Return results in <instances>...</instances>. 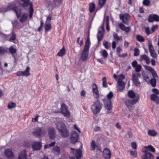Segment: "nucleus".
<instances>
[{
  "label": "nucleus",
  "mask_w": 159,
  "mask_h": 159,
  "mask_svg": "<svg viewBox=\"0 0 159 159\" xmlns=\"http://www.w3.org/2000/svg\"><path fill=\"white\" fill-rule=\"evenodd\" d=\"M9 50V52L12 54L15 53L17 50L16 46L15 45H13L10 47Z\"/></svg>",
  "instance_id": "obj_29"
},
{
  "label": "nucleus",
  "mask_w": 159,
  "mask_h": 159,
  "mask_svg": "<svg viewBox=\"0 0 159 159\" xmlns=\"http://www.w3.org/2000/svg\"><path fill=\"white\" fill-rule=\"evenodd\" d=\"M159 21V17L157 15L153 14L150 15L148 18L149 22H152L153 21Z\"/></svg>",
  "instance_id": "obj_16"
},
{
  "label": "nucleus",
  "mask_w": 159,
  "mask_h": 159,
  "mask_svg": "<svg viewBox=\"0 0 159 159\" xmlns=\"http://www.w3.org/2000/svg\"><path fill=\"white\" fill-rule=\"evenodd\" d=\"M148 49L150 52L155 51L153 46L150 41L149 42Z\"/></svg>",
  "instance_id": "obj_40"
},
{
  "label": "nucleus",
  "mask_w": 159,
  "mask_h": 159,
  "mask_svg": "<svg viewBox=\"0 0 159 159\" xmlns=\"http://www.w3.org/2000/svg\"><path fill=\"white\" fill-rule=\"evenodd\" d=\"M148 135L151 136H155L157 134V132L153 130H149L148 131Z\"/></svg>",
  "instance_id": "obj_34"
},
{
  "label": "nucleus",
  "mask_w": 159,
  "mask_h": 159,
  "mask_svg": "<svg viewBox=\"0 0 159 159\" xmlns=\"http://www.w3.org/2000/svg\"><path fill=\"white\" fill-rule=\"evenodd\" d=\"M113 76L117 82L118 85H117V88L118 91H122L125 88V83L123 81L125 78L124 75L122 74L118 75L114 74Z\"/></svg>",
  "instance_id": "obj_3"
},
{
  "label": "nucleus",
  "mask_w": 159,
  "mask_h": 159,
  "mask_svg": "<svg viewBox=\"0 0 159 159\" xmlns=\"http://www.w3.org/2000/svg\"><path fill=\"white\" fill-rule=\"evenodd\" d=\"M150 53L151 56L152 57L154 58H157V54L156 53L155 51H154L151 52Z\"/></svg>",
  "instance_id": "obj_53"
},
{
  "label": "nucleus",
  "mask_w": 159,
  "mask_h": 159,
  "mask_svg": "<svg viewBox=\"0 0 159 159\" xmlns=\"http://www.w3.org/2000/svg\"><path fill=\"white\" fill-rule=\"evenodd\" d=\"M89 51L88 49H84L82 52L80 57L82 61H86L88 59Z\"/></svg>",
  "instance_id": "obj_12"
},
{
  "label": "nucleus",
  "mask_w": 159,
  "mask_h": 159,
  "mask_svg": "<svg viewBox=\"0 0 159 159\" xmlns=\"http://www.w3.org/2000/svg\"><path fill=\"white\" fill-rule=\"evenodd\" d=\"M120 17L123 23L127 25H128L130 19V16L128 14L120 15Z\"/></svg>",
  "instance_id": "obj_9"
},
{
  "label": "nucleus",
  "mask_w": 159,
  "mask_h": 159,
  "mask_svg": "<svg viewBox=\"0 0 159 159\" xmlns=\"http://www.w3.org/2000/svg\"><path fill=\"white\" fill-rule=\"evenodd\" d=\"M118 43V42L115 41H113L112 43V48L113 49H115L116 47V45Z\"/></svg>",
  "instance_id": "obj_64"
},
{
  "label": "nucleus",
  "mask_w": 159,
  "mask_h": 159,
  "mask_svg": "<svg viewBox=\"0 0 159 159\" xmlns=\"http://www.w3.org/2000/svg\"><path fill=\"white\" fill-rule=\"evenodd\" d=\"M59 131L61 136L65 138H67L69 135V132L66 127Z\"/></svg>",
  "instance_id": "obj_19"
},
{
  "label": "nucleus",
  "mask_w": 159,
  "mask_h": 159,
  "mask_svg": "<svg viewBox=\"0 0 159 159\" xmlns=\"http://www.w3.org/2000/svg\"><path fill=\"white\" fill-rule=\"evenodd\" d=\"M150 98L151 100L155 101L157 103H159V98L156 95L154 94H151Z\"/></svg>",
  "instance_id": "obj_27"
},
{
  "label": "nucleus",
  "mask_w": 159,
  "mask_h": 159,
  "mask_svg": "<svg viewBox=\"0 0 159 159\" xmlns=\"http://www.w3.org/2000/svg\"><path fill=\"white\" fill-rule=\"evenodd\" d=\"M56 5H59L61 4L62 0H53Z\"/></svg>",
  "instance_id": "obj_59"
},
{
  "label": "nucleus",
  "mask_w": 159,
  "mask_h": 159,
  "mask_svg": "<svg viewBox=\"0 0 159 159\" xmlns=\"http://www.w3.org/2000/svg\"><path fill=\"white\" fill-rule=\"evenodd\" d=\"M16 39V35L14 33H12L11 35L10 39V41H13L15 40Z\"/></svg>",
  "instance_id": "obj_55"
},
{
  "label": "nucleus",
  "mask_w": 159,
  "mask_h": 159,
  "mask_svg": "<svg viewBox=\"0 0 159 159\" xmlns=\"http://www.w3.org/2000/svg\"><path fill=\"white\" fill-rule=\"evenodd\" d=\"M103 155L105 159H110L111 154L110 150L107 148H106L103 151Z\"/></svg>",
  "instance_id": "obj_17"
},
{
  "label": "nucleus",
  "mask_w": 159,
  "mask_h": 159,
  "mask_svg": "<svg viewBox=\"0 0 159 159\" xmlns=\"http://www.w3.org/2000/svg\"><path fill=\"white\" fill-rule=\"evenodd\" d=\"M96 146L95 141L94 140H92L91 144V150L92 151L94 150Z\"/></svg>",
  "instance_id": "obj_42"
},
{
  "label": "nucleus",
  "mask_w": 159,
  "mask_h": 159,
  "mask_svg": "<svg viewBox=\"0 0 159 159\" xmlns=\"http://www.w3.org/2000/svg\"><path fill=\"white\" fill-rule=\"evenodd\" d=\"M134 68L136 72H139L141 70L142 66L140 65L139 64L138 65Z\"/></svg>",
  "instance_id": "obj_52"
},
{
  "label": "nucleus",
  "mask_w": 159,
  "mask_h": 159,
  "mask_svg": "<svg viewBox=\"0 0 159 159\" xmlns=\"http://www.w3.org/2000/svg\"><path fill=\"white\" fill-rule=\"evenodd\" d=\"M106 29L108 31L109 30L110 28L109 25V18L108 17L106 18Z\"/></svg>",
  "instance_id": "obj_56"
},
{
  "label": "nucleus",
  "mask_w": 159,
  "mask_h": 159,
  "mask_svg": "<svg viewBox=\"0 0 159 159\" xmlns=\"http://www.w3.org/2000/svg\"><path fill=\"white\" fill-rule=\"evenodd\" d=\"M30 67L29 66H27L24 71H18L16 73V75L17 76H24L28 77L30 75Z\"/></svg>",
  "instance_id": "obj_8"
},
{
  "label": "nucleus",
  "mask_w": 159,
  "mask_h": 159,
  "mask_svg": "<svg viewBox=\"0 0 159 159\" xmlns=\"http://www.w3.org/2000/svg\"><path fill=\"white\" fill-rule=\"evenodd\" d=\"M57 123L56 124V126L58 131L61 130L63 129L66 127L65 124L60 119H57Z\"/></svg>",
  "instance_id": "obj_13"
},
{
  "label": "nucleus",
  "mask_w": 159,
  "mask_h": 159,
  "mask_svg": "<svg viewBox=\"0 0 159 159\" xmlns=\"http://www.w3.org/2000/svg\"><path fill=\"white\" fill-rule=\"evenodd\" d=\"M132 79L134 84L138 87H139L141 85L140 82L139 80L135 75H132Z\"/></svg>",
  "instance_id": "obj_23"
},
{
  "label": "nucleus",
  "mask_w": 159,
  "mask_h": 159,
  "mask_svg": "<svg viewBox=\"0 0 159 159\" xmlns=\"http://www.w3.org/2000/svg\"><path fill=\"white\" fill-rule=\"evenodd\" d=\"M113 37L114 39H115L116 40V41L117 42H118L119 40H121L122 39V37H119L118 34L116 33H114L113 34Z\"/></svg>",
  "instance_id": "obj_36"
},
{
  "label": "nucleus",
  "mask_w": 159,
  "mask_h": 159,
  "mask_svg": "<svg viewBox=\"0 0 159 159\" xmlns=\"http://www.w3.org/2000/svg\"><path fill=\"white\" fill-rule=\"evenodd\" d=\"M79 135L75 131H73L71 132V137H75L79 138Z\"/></svg>",
  "instance_id": "obj_50"
},
{
  "label": "nucleus",
  "mask_w": 159,
  "mask_h": 159,
  "mask_svg": "<svg viewBox=\"0 0 159 159\" xmlns=\"http://www.w3.org/2000/svg\"><path fill=\"white\" fill-rule=\"evenodd\" d=\"M48 133L50 139H54L56 134L55 130L53 128H49L48 129Z\"/></svg>",
  "instance_id": "obj_15"
},
{
  "label": "nucleus",
  "mask_w": 159,
  "mask_h": 159,
  "mask_svg": "<svg viewBox=\"0 0 159 159\" xmlns=\"http://www.w3.org/2000/svg\"><path fill=\"white\" fill-rule=\"evenodd\" d=\"M95 5L93 3H91L90 4L89 8L91 12H93L95 9Z\"/></svg>",
  "instance_id": "obj_38"
},
{
  "label": "nucleus",
  "mask_w": 159,
  "mask_h": 159,
  "mask_svg": "<svg viewBox=\"0 0 159 159\" xmlns=\"http://www.w3.org/2000/svg\"><path fill=\"white\" fill-rule=\"evenodd\" d=\"M32 146L34 150H38L41 148L42 144L39 142H35L32 144Z\"/></svg>",
  "instance_id": "obj_20"
},
{
  "label": "nucleus",
  "mask_w": 159,
  "mask_h": 159,
  "mask_svg": "<svg viewBox=\"0 0 159 159\" xmlns=\"http://www.w3.org/2000/svg\"><path fill=\"white\" fill-rule=\"evenodd\" d=\"M142 150L144 153L143 159H153L154 158L153 155L147 152L149 151L153 152H155V148L152 146L149 145L145 146L142 148Z\"/></svg>",
  "instance_id": "obj_2"
},
{
  "label": "nucleus",
  "mask_w": 159,
  "mask_h": 159,
  "mask_svg": "<svg viewBox=\"0 0 159 159\" xmlns=\"http://www.w3.org/2000/svg\"><path fill=\"white\" fill-rule=\"evenodd\" d=\"M16 106V104L14 102H9L7 105V107L8 109H11L15 107Z\"/></svg>",
  "instance_id": "obj_39"
},
{
  "label": "nucleus",
  "mask_w": 159,
  "mask_h": 159,
  "mask_svg": "<svg viewBox=\"0 0 159 159\" xmlns=\"http://www.w3.org/2000/svg\"><path fill=\"white\" fill-rule=\"evenodd\" d=\"M34 9L33 8V5L32 3H30V7L29 17L31 18L33 16V12Z\"/></svg>",
  "instance_id": "obj_35"
},
{
  "label": "nucleus",
  "mask_w": 159,
  "mask_h": 159,
  "mask_svg": "<svg viewBox=\"0 0 159 159\" xmlns=\"http://www.w3.org/2000/svg\"><path fill=\"white\" fill-rule=\"evenodd\" d=\"M100 53L101 54L102 56L104 58H106L108 56V53L107 51L105 50H103L100 52Z\"/></svg>",
  "instance_id": "obj_37"
},
{
  "label": "nucleus",
  "mask_w": 159,
  "mask_h": 159,
  "mask_svg": "<svg viewBox=\"0 0 159 159\" xmlns=\"http://www.w3.org/2000/svg\"><path fill=\"white\" fill-rule=\"evenodd\" d=\"M102 106V104L98 100L93 102L91 106V109L94 114L98 113L101 110Z\"/></svg>",
  "instance_id": "obj_5"
},
{
  "label": "nucleus",
  "mask_w": 159,
  "mask_h": 159,
  "mask_svg": "<svg viewBox=\"0 0 159 159\" xmlns=\"http://www.w3.org/2000/svg\"><path fill=\"white\" fill-rule=\"evenodd\" d=\"M16 5H16L14 3H11L8 5L5 10L7 11L8 10H12L15 11L17 17L18 18L20 17L22 14V9L20 6H18V7H17Z\"/></svg>",
  "instance_id": "obj_4"
},
{
  "label": "nucleus",
  "mask_w": 159,
  "mask_h": 159,
  "mask_svg": "<svg viewBox=\"0 0 159 159\" xmlns=\"http://www.w3.org/2000/svg\"><path fill=\"white\" fill-rule=\"evenodd\" d=\"M120 28L122 30L125 31L126 33H128L130 30V28L129 27H126L122 23H119L118 24Z\"/></svg>",
  "instance_id": "obj_24"
},
{
  "label": "nucleus",
  "mask_w": 159,
  "mask_h": 159,
  "mask_svg": "<svg viewBox=\"0 0 159 159\" xmlns=\"http://www.w3.org/2000/svg\"><path fill=\"white\" fill-rule=\"evenodd\" d=\"M128 95L131 98H134L133 99H128L125 101V104L129 111H132L134 108V104L139 100V96L138 94H135L132 90L128 92Z\"/></svg>",
  "instance_id": "obj_1"
},
{
  "label": "nucleus",
  "mask_w": 159,
  "mask_h": 159,
  "mask_svg": "<svg viewBox=\"0 0 159 159\" xmlns=\"http://www.w3.org/2000/svg\"><path fill=\"white\" fill-rule=\"evenodd\" d=\"M44 27L46 31H48L51 28L52 26L51 23H47V22H45Z\"/></svg>",
  "instance_id": "obj_32"
},
{
  "label": "nucleus",
  "mask_w": 159,
  "mask_h": 159,
  "mask_svg": "<svg viewBox=\"0 0 159 159\" xmlns=\"http://www.w3.org/2000/svg\"><path fill=\"white\" fill-rule=\"evenodd\" d=\"M132 66L134 68H135L139 64H138L137 61L136 60H134L132 61L131 64Z\"/></svg>",
  "instance_id": "obj_61"
},
{
  "label": "nucleus",
  "mask_w": 159,
  "mask_h": 159,
  "mask_svg": "<svg viewBox=\"0 0 159 159\" xmlns=\"http://www.w3.org/2000/svg\"><path fill=\"white\" fill-rule=\"evenodd\" d=\"M145 32L147 35H149V34H152L151 32L150 31L149 28L148 27H146L145 28Z\"/></svg>",
  "instance_id": "obj_63"
},
{
  "label": "nucleus",
  "mask_w": 159,
  "mask_h": 159,
  "mask_svg": "<svg viewBox=\"0 0 159 159\" xmlns=\"http://www.w3.org/2000/svg\"><path fill=\"white\" fill-rule=\"evenodd\" d=\"M103 45L106 49H108L109 48V44L107 41H104L103 42Z\"/></svg>",
  "instance_id": "obj_62"
},
{
  "label": "nucleus",
  "mask_w": 159,
  "mask_h": 159,
  "mask_svg": "<svg viewBox=\"0 0 159 159\" xmlns=\"http://www.w3.org/2000/svg\"><path fill=\"white\" fill-rule=\"evenodd\" d=\"M61 112L64 116L67 118L70 117V113L68 110L67 106L64 103L61 104Z\"/></svg>",
  "instance_id": "obj_7"
},
{
  "label": "nucleus",
  "mask_w": 159,
  "mask_h": 159,
  "mask_svg": "<svg viewBox=\"0 0 159 159\" xmlns=\"http://www.w3.org/2000/svg\"><path fill=\"white\" fill-rule=\"evenodd\" d=\"M90 42L89 39H88L86 40L84 49L89 50Z\"/></svg>",
  "instance_id": "obj_41"
},
{
  "label": "nucleus",
  "mask_w": 159,
  "mask_h": 159,
  "mask_svg": "<svg viewBox=\"0 0 159 159\" xmlns=\"http://www.w3.org/2000/svg\"><path fill=\"white\" fill-rule=\"evenodd\" d=\"M104 32V25L101 26L98 29L97 38L98 41L101 40L103 38Z\"/></svg>",
  "instance_id": "obj_10"
},
{
  "label": "nucleus",
  "mask_w": 159,
  "mask_h": 159,
  "mask_svg": "<svg viewBox=\"0 0 159 159\" xmlns=\"http://www.w3.org/2000/svg\"><path fill=\"white\" fill-rule=\"evenodd\" d=\"M4 153L5 156L8 158H13L14 157L13 153L11 149H8L5 150Z\"/></svg>",
  "instance_id": "obj_18"
},
{
  "label": "nucleus",
  "mask_w": 159,
  "mask_h": 159,
  "mask_svg": "<svg viewBox=\"0 0 159 159\" xmlns=\"http://www.w3.org/2000/svg\"><path fill=\"white\" fill-rule=\"evenodd\" d=\"M12 23L14 28H20V26L18 25L19 24L17 21L14 20L12 22Z\"/></svg>",
  "instance_id": "obj_43"
},
{
  "label": "nucleus",
  "mask_w": 159,
  "mask_h": 159,
  "mask_svg": "<svg viewBox=\"0 0 159 159\" xmlns=\"http://www.w3.org/2000/svg\"><path fill=\"white\" fill-rule=\"evenodd\" d=\"M145 69L152 72L154 69L151 66H144Z\"/></svg>",
  "instance_id": "obj_47"
},
{
  "label": "nucleus",
  "mask_w": 159,
  "mask_h": 159,
  "mask_svg": "<svg viewBox=\"0 0 159 159\" xmlns=\"http://www.w3.org/2000/svg\"><path fill=\"white\" fill-rule=\"evenodd\" d=\"M136 38L137 41L140 42H144L145 40V39L140 35H137Z\"/></svg>",
  "instance_id": "obj_33"
},
{
  "label": "nucleus",
  "mask_w": 159,
  "mask_h": 159,
  "mask_svg": "<svg viewBox=\"0 0 159 159\" xmlns=\"http://www.w3.org/2000/svg\"><path fill=\"white\" fill-rule=\"evenodd\" d=\"M130 155L134 157H136L137 155V152L136 151H130Z\"/></svg>",
  "instance_id": "obj_60"
},
{
  "label": "nucleus",
  "mask_w": 159,
  "mask_h": 159,
  "mask_svg": "<svg viewBox=\"0 0 159 159\" xmlns=\"http://www.w3.org/2000/svg\"><path fill=\"white\" fill-rule=\"evenodd\" d=\"M56 143V142L55 141L53 142H52L51 143L49 144L45 145L44 146V148H48L49 147H52L54 146Z\"/></svg>",
  "instance_id": "obj_48"
},
{
  "label": "nucleus",
  "mask_w": 159,
  "mask_h": 159,
  "mask_svg": "<svg viewBox=\"0 0 159 159\" xmlns=\"http://www.w3.org/2000/svg\"><path fill=\"white\" fill-rule=\"evenodd\" d=\"M66 54V50L64 47H63L58 52L57 56L59 57H63Z\"/></svg>",
  "instance_id": "obj_28"
},
{
  "label": "nucleus",
  "mask_w": 159,
  "mask_h": 159,
  "mask_svg": "<svg viewBox=\"0 0 159 159\" xmlns=\"http://www.w3.org/2000/svg\"><path fill=\"white\" fill-rule=\"evenodd\" d=\"M52 151L54 154L56 155H59L60 153V148L58 146H55L53 147Z\"/></svg>",
  "instance_id": "obj_26"
},
{
  "label": "nucleus",
  "mask_w": 159,
  "mask_h": 159,
  "mask_svg": "<svg viewBox=\"0 0 159 159\" xmlns=\"http://www.w3.org/2000/svg\"><path fill=\"white\" fill-rule=\"evenodd\" d=\"M28 16V14L27 13H24L20 20V21L22 23L25 21L26 20Z\"/></svg>",
  "instance_id": "obj_30"
},
{
  "label": "nucleus",
  "mask_w": 159,
  "mask_h": 159,
  "mask_svg": "<svg viewBox=\"0 0 159 159\" xmlns=\"http://www.w3.org/2000/svg\"><path fill=\"white\" fill-rule=\"evenodd\" d=\"M7 51V50L5 48L0 47V55L3 54Z\"/></svg>",
  "instance_id": "obj_54"
},
{
  "label": "nucleus",
  "mask_w": 159,
  "mask_h": 159,
  "mask_svg": "<svg viewBox=\"0 0 159 159\" xmlns=\"http://www.w3.org/2000/svg\"><path fill=\"white\" fill-rule=\"evenodd\" d=\"M140 51L137 48H135L134 50V55L135 56H138L139 54Z\"/></svg>",
  "instance_id": "obj_45"
},
{
  "label": "nucleus",
  "mask_w": 159,
  "mask_h": 159,
  "mask_svg": "<svg viewBox=\"0 0 159 159\" xmlns=\"http://www.w3.org/2000/svg\"><path fill=\"white\" fill-rule=\"evenodd\" d=\"M29 0H20V3L25 7H27L29 4Z\"/></svg>",
  "instance_id": "obj_31"
},
{
  "label": "nucleus",
  "mask_w": 159,
  "mask_h": 159,
  "mask_svg": "<svg viewBox=\"0 0 159 159\" xmlns=\"http://www.w3.org/2000/svg\"><path fill=\"white\" fill-rule=\"evenodd\" d=\"M151 84L152 86L155 87L156 86V81L155 79L153 78L151 79L150 81Z\"/></svg>",
  "instance_id": "obj_46"
},
{
  "label": "nucleus",
  "mask_w": 159,
  "mask_h": 159,
  "mask_svg": "<svg viewBox=\"0 0 159 159\" xmlns=\"http://www.w3.org/2000/svg\"><path fill=\"white\" fill-rule=\"evenodd\" d=\"M78 138H76L75 137H71L70 140L71 142L73 143H75L78 141Z\"/></svg>",
  "instance_id": "obj_49"
},
{
  "label": "nucleus",
  "mask_w": 159,
  "mask_h": 159,
  "mask_svg": "<svg viewBox=\"0 0 159 159\" xmlns=\"http://www.w3.org/2000/svg\"><path fill=\"white\" fill-rule=\"evenodd\" d=\"M104 103L105 107L107 110H110L112 109V105L111 104V101L110 100H104Z\"/></svg>",
  "instance_id": "obj_22"
},
{
  "label": "nucleus",
  "mask_w": 159,
  "mask_h": 159,
  "mask_svg": "<svg viewBox=\"0 0 159 159\" xmlns=\"http://www.w3.org/2000/svg\"><path fill=\"white\" fill-rule=\"evenodd\" d=\"M139 60L141 61L144 60L147 64H149L150 63L149 58L145 54L141 55L139 57Z\"/></svg>",
  "instance_id": "obj_21"
},
{
  "label": "nucleus",
  "mask_w": 159,
  "mask_h": 159,
  "mask_svg": "<svg viewBox=\"0 0 159 159\" xmlns=\"http://www.w3.org/2000/svg\"><path fill=\"white\" fill-rule=\"evenodd\" d=\"M106 0H99V3L101 8L105 3Z\"/></svg>",
  "instance_id": "obj_58"
},
{
  "label": "nucleus",
  "mask_w": 159,
  "mask_h": 159,
  "mask_svg": "<svg viewBox=\"0 0 159 159\" xmlns=\"http://www.w3.org/2000/svg\"><path fill=\"white\" fill-rule=\"evenodd\" d=\"M26 152L25 150L21 151L18 156V159H26Z\"/></svg>",
  "instance_id": "obj_25"
},
{
  "label": "nucleus",
  "mask_w": 159,
  "mask_h": 159,
  "mask_svg": "<svg viewBox=\"0 0 159 159\" xmlns=\"http://www.w3.org/2000/svg\"><path fill=\"white\" fill-rule=\"evenodd\" d=\"M92 91L94 98L97 100H98L99 98V93L98 87L97 85L95 84H93Z\"/></svg>",
  "instance_id": "obj_11"
},
{
  "label": "nucleus",
  "mask_w": 159,
  "mask_h": 159,
  "mask_svg": "<svg viewBox=\"0 0 159 159\" xmlns=\"http://www.w3.org/2000/svg\"><path fill=\"white\" fill-rule=\"evenodd\" d=\"M102 85L104 87L106 88L107 87V85L106 81V78L104 77L102 79Z\"/></svg>",
  "instance_id": "obj_44"
},
{
  "label": "nucleus",
  "mask_w": 159,
  "mask_h": 159,
  "mask_svg": "<svg viewBox=\"0 0 159 159\" xmlns=\"http://www.w3.org/2000/svg\"><path fill=\"white\" fill-rule=\"evenodd\" d=\"M70 149L72 150L71 152L75 155L77 159H79V158L81 157L82 153L81 149H79L75 150L73 148H71Z\"/></svg>",
  "instance_id": "obj_14"
},
{
  "label": "nucleus",
  "mask_w": 159,
  "mask_h": 159,
  "mask_svg": "<svg viewBox=\"0 0 159 159\" xmlns=\"http://www.w3.org/2000/svg\"><path fill=\"white\" fill-rule=\"evenodd\" d=\"M143 4L144 5L148 6L150 4V1L149 0H143Z\"/></svg>",
  "instance_id": "obj_57"
},
{
  "label": "nucleus",
  "mask_w": 159,
  "mask_h": 159,
  "mask_svg": "<svg viewBox=\"0 0 159 159\" xmlns=\"http://www.w3.org/2000/svg\"><path fill=\"white\" fill-rule=\"evenodd\" d=\"M46 133V130L43 127H37L33 132V134L36 136L42 137L44 136Z\"/></svg>",
  "instance_id": "obj_6"
},
{
  "label": "nucleus",
  "mask_w": 159,
  "mask_h": 159,
  "mask_svg": "<svg viewBox=\"0 0 159 159\" xmlns=\"http://www.w3.org/2000/svg\"><path fill=\"white\" fill-rule=\"evenodd\" d=\"M107 99H105L104 100H110L113 96V94L112 92H110L107 96Z\"/></svg>",
  "instance_id": "obj_51"
}]
</instances>
